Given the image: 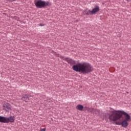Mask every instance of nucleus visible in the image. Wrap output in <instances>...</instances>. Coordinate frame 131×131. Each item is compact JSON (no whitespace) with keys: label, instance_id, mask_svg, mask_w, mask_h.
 Instances as JSON below:
<instances>
[{"label":"nucleus","instance_id":"obj_6","mask_svg":"<svg viewBox=\"0 0 131 131\" xmlns=\"http://www.w3.org/2000/svg\"><path fill=\"white\" fill-rule=\"evenodd\" d=\"M12 106L9 103L5 102L3 104V110H5L7 112H9V110H11Z\"/></svg>","mask_w":131,"mask_h":131},{"label":"nucleus","instance_id":"obj_8","mask_svg":"<svg viewBox=\"0 0 131 131\" xmlns=\"http://www.w3.org/2000/svg\"><path fill=\"white\" fill-rule=\"evenodd\" d=\"M60 58L63 59V60H64V61H67V62L70 64H72V63L74 62L73 60L71 59V58L64 57L63 56H60Z\"/></svg>","mask_w":131,"mask_h":131},{"label":"nucleus","instance_id":"obj_5","mask_svg":"<svg viewBox=\"0 0 131 131\" xmlns=\"http://www.w3.org/2000/svg\"><path fill=\"white\" fill-rule=\"evenodd\" d=\"M100 11V7L99 6H96L92 11L91 10H85L83 11V14L84 15H94V14H96V13H98Z\"/></svg>","mask_w":131,"mask_h":131},{"label":"nucleus","instance_id":"obj_11","mask_svg":"<svg viewBox=\"0 0 131 131\" xmlns=\"http://www.w3.org/2000/svg\"><path fill=\"white\" fill-rule=\"evenodd\" d=\"M40 131H46V128L41 129Z\"/></svg>","mask_w":131,"mask_h":131},{"label":"nucleus","instance_id":"obj_12","mask_svg":"<svg viewBox=\"0 0 131 131\" xmlns=\"http://www.w3.org/2000/svg\"><path fill=\"white\" fill-rule=\"evenodd\" d=\"M15 18H16V20H19V17H15Z\"/></svg>","mask_w":131,"mask_h":131},{"label":"nucleus","instance_id":"obj_7","mask_svg":"<svg viewBox=\"0 0 131 131\" xmlns=\"http://www.w3.org/2000/svg\"><path fill=\"white\" fill-rule=\"evenodd\" d=\"M88 111L93 113V114L98 115L100 114V110H96L95 108H88Z\"/></svg>","mask_w":131,"mask_h":131},{"label":"nucleus","instance_id":"obj_3","mask_svg":"<svg viewBox=\"0 0 131 131\" xmlns=\"http://www.w3.org/2000/svg\"><path fill=\"white\" fill-rule=\"evenodd\" d=\"M35 6L38 9H42V8H46L47 6H51V3L49 2L43 1L41 0H37L34 2Z\"/></svg>","mask_w":131,"mask_h":131},{"label":"nucleus","instance_id":"obj_14","mask_svg":"<svg viewBox=\"0 0 131 131\" xmlns=\"http://www.w3.org/2000/svg\"><path fill=\"white\" fill-rule=\"evenodd\" d=\"M40 26H45L44 25H40Z\"/></svg>","mask_w":131,"mask_h":131},{"label":"nucleus","instance_id":"obj_15","mask_svg":"<svg viewBox=\"0 0 131 131\" xmlns=\"http://www.w3.org/2000/svg\"><path fill=\"white\" fill-rule=\"evenodd\" d=\"M127 2H130L131 0H126Z\"/></svg>","mask_w":131,"mask_h":131},{"label":"nucleus","instance_id":"obj_13","mask_svg":"<svg viewBox=\"0 0 131 131\" xmlns=\"http://www.w3.org/2000/svg\"><path fill=\"white\" fill-rule=\"evenodd\" d=\"M9 1H10L11 2H15V1L16 0H9Z\"/></svg>","mask_w":131,"mask_h":131},{"label":"nucleus","instance_id":"obj_9","mask_svg":"<svg viewBox=\"0 0 131 131\" xmlns=\"http://www.w3.org/2000/svg\"><path fill=\"white\" fill-rule=\"evenodd\" d=\"M77 110H79V111H82V109H83V106L81 104H78L76 107Z\"/></svg>","mask_w":131,"mask_h":131},{"label":"nucleus","instance_id":"obj_2","mask_svg":"<svg viewBox=\"0 0 131 131\" xmlns=\"http://www.w3.org/2000/svg\"><path fill=\"white\" fill-rule=\"evenodd\" d=\"M76 72H80L83 74H86L92 72L93 70V67L89 62H83L74 65L72 67Z\"/></svg>","mask_w":131,"mask_h":131},{"label":"nucleus","instance_id":"obj_1","mask_svg":"<svg viewBox=\"0 0 131 131\" xmlns=\"http://www.w3.org/2000/svg\"><path fill=\"white\" fill-rule=\"evenodd\" d=\"M111 114L108 117V119L111 121H117V120L120 119L122 117V115L124 116V119L122 121H118L116 122L117 125H121L122 127L126 128L128 126V122L130 121L131 117L128 114L123 111L120 110H113L110 112Z\"/></svg>","mask_w":131,"mask_h":131},{"label":"nucleus","instance_id":"obj_4","mask_svg":"<svg viewBox=\"0 0 131 131\" xmlns=\"http://www.w3.org/2000/svg\"><path fill=\"white\" fill-rule=\"evenodd\" d=\"M15 121V117L10 116L8 118L0 116V122L2 123H9Z\"/></svg>","mask_w":131,"mask_h":131},{"label":"nucleus","instance_id":"obj_10","mask_svg":"<svg viewBox=\"0 0 131 131\" xmlns=\"http://www.w3.org/2000/svg\"><path fill=\"white\" fill-rule=\"evenodd\" d=\"M27 99H28V96H27V95L25 94L23 95V98H22V100H23V101H25V102H27Z\"/></svg>","mask_w":131,"mask_h":131}]
</instances>
